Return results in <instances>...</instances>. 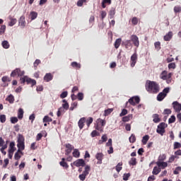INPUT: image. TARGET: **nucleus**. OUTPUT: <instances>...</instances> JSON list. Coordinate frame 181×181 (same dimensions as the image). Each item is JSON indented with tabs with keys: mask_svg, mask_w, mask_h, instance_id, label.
Returning <instances> with one entry per match:
<instances>
[{
	"mask_svg": "<svg viewBox=\"0 0 181 181\" xmlns=\"http://www.w3.org/2000/svg\"><path fill=\"white\" fill-rule=\"evenodd\" d=\"M112 111H114V109L112 108H109L105 110V115H110V114H111V112H112Z\"/></svg>",
	"mask_w": 181,
	"mask_h": 181,
	"instance_id": "55",
	"label": "nucleus"
},
{
	"mask_svg": "<svg viewBox=\"0 0 181 181\" xmlns=\"http://www.w3.org/2000/svg\"><path fill=\"white\" fill-rule=\"evenodd\" d=\"M136 163H138V162L136 161V158H132L131 160L129 161V164L131 166H135V165H136Z\"/></svg>",
	"mask_w": 181,
	"mask_h": 181,
	"instance_id": "31",
	"label": "nucleus"
},
{
	"mask_svg": "<svg viewBox=\"0 0 181 181\" xmlns=\"http://www.w3.org/2000/svg\"><path fill=\"white\" fill-rule=\"evenodd\" d=\"M11 151V153H13L15 152V142L12 141L10 143V150Z\"/></svg>",
	"mask_w": 181,
	"mask_h": 181,
	"instance_id": "44",
	"label": "nucleus"
},
{
	"mask_svg": "<svg viewBox=\"0 0 181 181\" xmlns=\"http://www.w3.org/2000/svg\"><path fill=\"white\" fill-rule=\"evenodd\" d=\"M136 62H138V54L136 52H134L130 58V66L131 67H135V65L136 64Z\"/></svg>",
	"mask_w": 181,
	"mask_h": 181,
	"instance_id": "10",
	"label": "nucleus"
},
{
	"mask_svg": "<svg viewBox=\"0 0 181 181\" xmlns=\"http://www.w3.org/2000/svg\"><path fill=\"white\" fill-rule=\"evenodd\" d=\"M170 92V88H165L163 91L158 93L157 95V101H163V100H165V97L168 95V94H169Z\"/></svg>",
	"mask_w": 181,
	"mask_h": 181,
	"instance_id": "6",
	"label": "nucleus"
},
{
	"mask_svg": "<svg viewBox=\"0 0 181 181\" xmlns=\"http://www.w3.org/2000/svg\"><path fill=\"white\" fill-rule=\"evenodd\" d=\"M140 102L141 98H139V96H133L130 98L126 103V107L129 108V104H130V105H133V107H135V105H136V104H139Z\"/></svg>",
	"mask_w": 181,
	"mask_h": 181,
	"instance_id": "5",
	"label": "nucleus"
},
{
	"mask_svg": "<svg viewBox=\"0 0 181 181\" xmlns=\"http://www.w3.org/2000/svg\"><path fill=\"white\" fill-rule=\"evenodd\" d=\"M92 138H95V136H98L100 135V133L97 132V130H93L90 134Z\"/></svg>",
	"mask_w": 181,
	"mask_h": 181,
	"instance_id": "54",
	"label": "nucleus"
},
{
	"mask_svg": "<svg viewBox=\"0 0 181 181\" xmlns=\"http://www.w3.org/2000/svg\"><path fill=\"white\" fill-rule=\"evenodd\" d=\"M174 12H175V13H179L180 12H181L180 6H175L174 7Z\"/></svg>",
	"mask_w": 181,
	"mask_h": 181,
	"instance_id": "50",
	"label": "nucleus"
},
{
	"mask_svg": "<svg viewBox=\"0 0 181 181\" xmlns=\"http://www.w3.org/2000/svg\"><path fill=\"white\" fill-rule=\"evenodd\" d=\"M72 155L74 158H80V151H78V149L75 148L74 149Z\"/></svg>",
	"mask_w": 181,
	"mask_h": 181,
	"instance_id": "28",
	"label": "nucleus"
},
{
	"mask_svg": "<svg viewBox=\"0 0 181 181\" xmlns=\"http://www.w3.org/2000/svg\"><path fill=\"white\" fill-rule=\"evenodd\" d=\"M173 107L175 111V112H180L181 111V104L177 101H175L173 103Z\"/></svg>",
	"mask_w": 181,
	"mask_h": 181,
	"instance_id": "13",
	"label": "nucleus"
},
{
	"mask_svg": "<svg viewBox=\"0 0 181 181\" xmlns=\"http://www.w3.org/2000/svg\"><path fill=\"white\" fill-rule=\"evenodd\" d=\"M52 80H53V74L51 73H47L44 76V81L49 83V81H52Z\"/></svg>",
	"mask_w": 181,
	"mask_h": 181,
	"instance_id": "18",
	"label": "nucleus"
},
{
	"mask_svg": "<svg viewBox=\"0 0 181 181\" xmlns=\"http://www.w3.org/2000/svg\"><path fill=\"white\" fill-rule=\"evenodd\" d=\"M1 46L4 49H9L11 45H9V42L8 40H4L1 42Z\"/></svg>",
	"mask_w": 181,
	"mask_h": 181,
	"instance_id": "26",
	"label": "nucleus"
},
{
	"mask_svg": "<svg viewBox=\"0 0 181 181\" xmlns=\"http://www.w3.org/2000/svg\"><path fill=\"white\" fill-rule=\"evenodd\" d=\"M172 76H173L172 72L168 74V71H163L160 74V78L165 81L167 84H170L172 83Z\"/></svg>",
	"mask_w": 181,
	"mask_h": 181,
	"instance_id": "4",
	"label": "nucleus"
},
{
	"mask_svg": "<svg viewBox=\"0 0 181 181\" xmlns=\"http://www.w3.org/2000/svg\"><path fill=\"white\" fill-rule=\"evenodd\" d=\"M31 21H35L37 18V13L36 11H31L30 13Z\"/></svg>",
	"mask_w": 181,
	"mask_h": 181,
	"instance_id": "29",
	"label": "nucleus"
},
{
	"mask_svg": "<svg viewBox=\"0 0 181 181\" xmlns=\"http://www.w3.org/2000/svg\"><path fill=\"white\" fill-rule=\"evenodd\" d=\"M19 25L22 29L26 26V21L25 20V16H21L18 20Z\"/></svg>",
	"mask_w": 181,
	"mask_h": 181,
	"instance_id": "16",
	"label": "nucleus"
},
{
	"mask_svg": "<svg viewBox=\"0 0 181 181\" xmlns=\"http://www.w3.org/2000/svg\"><path fill=\"white\" fill-rule=\"evenodd\" d=\"M129 141L130 144H135V142L136 141V137L135 136V134H132L129 139Z\"/></svg>",
	"mask_w": 181,
	"mask_h": 181,
	"instance_id": "35",
	"label": "nucleus"
},
{
	"mask_svg": "<svg viewBox=\"0 0 181 181\" xmlns=\"http://www.w3.org/2000/svg\"><path fill=\"white\" fill-rule=\"evenodd\" d=\"M168 69H176V64H175V62L170 63L168 64Z\"/></svg>",
	"mask_w": 181,
	"mask_h": 181,
	"instance_id": "60",
	"label": "nucleus"
},
{
	"mask_svg": "<svg viewBox=\"0 0 181 181\" xmlns=\"http://www.w3.org/2000/svg\"><path fill=\"white\" fill-rule=\"evenodd\" d=\"M26 80H28V76H23L20 78L21 84H25L26 83Z\"/></svg>",
	"mask_w": 181,
	"mask_h": 181,
	"instance_id": "57",
	"label": "nucleus"
},
{
	"mask_svg": "<svg viewBox=\"0 0 181 181\" xmlns=\"http://www.w3.org/2000/svg\"><path fill=\"white\" fill-rule=\"evenodd\" d=\"M180 148H181V144L177 141H175L174 143V149H180Z\"/></svg>",
	"mask_w": 181,
	"mask_h": 181,
	"instance_id": "51",
	"label": "nucleus"
},
{
	"mask_svg": "<svg viewBox=\"0 0 181 181\" xmlns=\"http://www.w3.org/2000/svg\"><path fill=\"white\" fill-rule=\"evenodd\" d=\"M67 95H68L67 91H64L61 93L60 97H61V98H66V97H67Z\"/></svg>",
	"mask_w": 181,
	"mask_h": 181,
	"instance_id": "64",
	"label": "nucleus"
},
{
	"mask_svg": "<svg viewBox=\"0 0 181 181\" xmlns=\"http://www.w3.org/2000/svg\"><path fill=\"white\" fill-rule=\"evenodd\" d=\"M175 159H179V157L177 156H171L168 159V163H172L173 162H175Z\"/></svg>",
	"mask_w": 181,
	"mask_h": 181,
	"instance_id": "38",
	"label": "nucleus"
},
{
	"mask_svg": "<svg viewBox=\"0 0 181 181\" xmlns=\"http://www.w3.org/2000/svg\"><path fill=\"white\" fill-rule=\"evenodd\" d=\"M166 160V154H161L158 157V162H163V160Z\"/></svg>",
	"mask_w": 181,
	"mask_h": 181,
	"instance_id": "45",
	"label": "nucleus"
},
{
	"mask_svg": "<svg viewBox=\"0 0 181 181\" xmlns=\"http://www.w3.org/2000/svg\"><path fill=\"white\" fill-rule=\"evenodd\" d=\"M65 148H66V151H65V154L67 155H70V153H71V151H73V149H74V146H73L71 144H66L65 145Z\"/></svg>",
	"mask_w": 181,
	"mask_h": 181,
	"instance_id": "17",
	"label": "nucleus"
},
{
	"mask_svg": "<svg viewBox=\"0 0 181 181\" xmlns=\"http://www.w3.org/2000/svg\"><path fill=\"white\" fill-rule=\"evenodd\" d=\"M18 117H11V124H16V122H18Z\"/></svg>",
	"mask_w": 181,
	"mask_h": 181,
	"instance_id": "58",
	"label": "nucleus"
},
{
	"mask_svg": "<svg viewBox=\"0 0 181 181\" xmlns=\"http://www.w3.org/2000/svg\"><path fill=\"white\" fill-rule=\"evenodd\" d=\"M173 37V32L169 31L165 35H164L163 40H165V42H170Z\"/></svg>",
	"mask_w": 181,
	"mask_h": 181,
	"instance_id": "15",
	"label": "nucleus"
},
{
	"mask_svg": "<svg viewBox=\"0 0 181 181\" xmlns=\"http://www.w3.org/2000/svg\"><path fill=\"white\" fill-rule=\"evenodd\" d=\"M130 40L132 42L134 46L139 47V38L136 35H132L130 37Z\"/></svg>",
	"mask_w": 181,
	"mask_h": 181,
	"instance_id": "11",
	"label": "nucleus"
},
{
	"mask_svg": "<svg viewBox=\"0 0 181 181\" xmlns=\"http://www.w3.org/2000/svg\"><path fill=\"white\" fill-rule=\"evenodd\" d=\"M109 15L110 16V19H112V18H114V15H115V8H111L109 11Z\"/></svg>",
	"mask_w": 181,
	"mask_h": 181,
	"instance_id": "40",
	"label": "nucleus"
},
{
	"mask_svg": "<svg viewBox=\"0 0 181 181\" xmlns=\"http://www.w3.org/2000/svg\"><path fill=\"white\" fill-rule=\"evenodd\" d=\"M121 42H122V40L121 38H118L115 42V49H118L119 46H121Z\"/></svg>",
	"mask_w": 181,
	"mask_h": 181,
	"instance_id": "30",
	"label": "nucleus"
},
{
	"mask_svg": "<svg viewBox=\"0 0 181 181\" xmlns=\"http://www.w3.org/2000/svg\"><path fill=\"white\" fill-rule=\"evenodd\" d=\"M131 176V174L130 173H126V174H124L123 175V180H128V179H129V177Z\"/></svg>",
	"mask_w": 181,
	"mask_h": 181,
	"instance_id": "62",
	"label": "nucleus"
},
{
	"mask_svg": "<svg viewBox=\"0 0 181 181\" xmlns=\"http://www.w3.org/2000/svg\"><path fill=\"white\" fill-rule=\"evenodd\" d=\"M160 168H158V167H154L152 171L153 175H159V173H160Z\"/></svg>",
	"mask_w": 181,
	"mask_h": 181,
	"instance_id": "34",
	"label": "nucleus"
},
{
	"mask_svg": "<svg viewBox=\"0 0 181 181\" xmlns=\"http://www.w3.org/2000/svg\"><path fill=\"white\" fill-rule=\"evenodd\" d=\"M71 66H72L74 67V69H81V65L76 62H71Z\"/></svg>",
	"mask_w": 181,
	"mask_h": 181,
	"instance_id": "36",
	"label": "nucleus"
},
{
	"mask_svg": "<svg viewBox=\"0 0 181 181\" xmlns=\"http://www.w3.org/2000/svg\"><path fill=\"white\" fill-rule=\"evenodd\" d=\"M18 152L22 153V151H25V137L22 134H18L17 139Z\"/></svg>",
	"mask_w": 181,
	"mask_h": 181,
	"instance_id": "3",
	"label": "nucleus"
},
{
	"mask_svg": "<svg viewBox=\"0 0 181 181\" xmlns=\"http://www.w3.org/2000/svg\"><path fill=\"white\" fill-rule=\"evenodd\" d=\"M77 102H74V103L71 104V106L70 107L69 110L70 111H74V108L77 107Z\"/></svg>",
	"mask_w": 181,
	"mask_h": 181,
	"instance_id": "61",
	"label": "nucleus"
},
{
	"mask_svg": "<svg viewBox=\"0 0 181 181\" xmlns=\"http://www.w3.org/2000/svg\"><path fill=\"white\" fill-rule=\"evenodd\" d=\"M52 121H53V119L49 116H45L43 118V122H52Z\"/></svg>",
	"mask_w": 181,
	"mask_h": 181,
	"instance_id": "42",
	"label": "nucleus"
},
{
	"mask_svg": "<svg viewBox=\"0 0 181 181\" xmlns=\"http://www.w3.org/2000/svg\"><path fill=\"white\" fill-rule=\"evenodd\" d=\"M132 25H138V18L136 17H134L132 20Z\"/></svg>",
	"mask_w": 181,
	"mask_h": 181,
	"instance_id": "63",
	"label": "nucleus"
},
{
	"mask_svg": "<svg viewBox=\"0 0 181 181\" xmlns=\"http://www.w3.org/2000/svg\"><path fill=\"white\" fill-rule=\"evenodd\" d=\"M76 97L79 101H83L84 99V94H83V93H78Z\"/></svg>",
	"mask_w": 181,
	"mask_h": 181,
	"instance_id": "47",
	"label": "nucleus"
},
{
	"mask_svg": "<svg viewBox=\"0 0 181 181\" xmlns=\"http://www.w3.org/2000/svg\"><path fill=\"white\" fill-rule=\"evenodd\" d=\"M6 122V116L5 115H0V122L4 124Z\"/></svg>",
	"mask_w": 181,
	"mask_h": 181,
	"instance_id": "49",
	"label": "nucleus"
},
{
	"mask_svg": "<svg viewBox=\"0 0 181 181\" xmlns=\"http://www.w3.org/2000/svg\"><path fill=\"white\" fill-rule=\"evenodd\" d=\"M64 160H66V158H62V161L59 163V165L62 166V168H66V169H67V168H69V165Z\"/></svg>",
	"mask_w": 181,
	"mask_h": 181,
	"instance_id": "27",
	"label": "nucleus"
},
{
	"mask_svg": "<svg viewBox=\"0 0 181 181\" xmlns=\"http://www.w3.org/2000/svg\"><path fill=\"white\" fill-rule=\"evenodd\" d=\"M93 117H88V118L86 120V124H87L88 128H89L90 125H91V124H93Z\"/></svg>",
	"mask_w": 181,
	"mask_h": 181,
	"instance_id": "39",
	"label": "nucleus"
},
{
	"mask_svg": "<svg viewBox=\"0 0 181 181\" xmlns=\"http://www.w3.org/2000/svg\"><path fill=\"white\" fill-rule=\"evenodd\" d=\"M18 119H22L23 118V109L20 108L18 112Z\"/></svg>",
	"mask_w": 181,
	"mask_h": 181,
	"instance_id": "33",
	"label": "nucleus"
},
{
	"mask_svg": "<svg viewBox=\"0 0 181 181\" xmlns=\"http://www.w3.org/2000/svg\"><path fill=\"white\" fill-rule=\"evenodd\" d=\"M105 124H107V122L105 119H103L101 118H98L96 119L94 128L96 129V131H99L100 132H104V127H105Z\"/></svg>",
	"mask_w": 181,
	"mask_h": 181,
	"instance_id": "2",
	"label": "nucleus"
},
{
	"mask_svg": "<svg viewBox=\"0 0 181 181\" xmlns=\"http://www.w3.org/2000/svg\"><path fill=\"white\" fill-rule=\"evenodd\" d=\"M157 166H158V168H161V169H165V168H168V163L158 161Z\"/></svg>",
	"mask_w": 181,
	"mask_h": 181,
	"instance_id": "21",
	"label": "nucleus"
},
{
	"mask_svg": "<svg viewBox=\"0 0 181 181\" xmlns=\"http://www.w3.org/2000/svg\"><path fill=\"white\" fill-rule=\"evenodd\" d=\"M74 165L76 166V168H80V166H86V161H84L83 159H78L74 162Z\"/></svg>",
	"mask_w": 181,
	"mask_h": 181,
	"instance_id": "14",
	"label": "nucleus"
},
{
	"mask_svg": "<svg viewBox=\"0 0 181 181\" xmlns=\"http://www.w3.org/2000/svg\"><path fill=\"white\" fill-rule=\"evenodd\" d=\"M8 19L10 21L8 23V26H13L14 25H16V22H18L16 18H13L12 16H9Z\"/></svg>",
	"mask_w": 181,
	"mask_h": 181,
	"instance_id": "20",
	"label": "nucleus"
},
{
	"mask_svg": "<svg viewBox=\"0 0 181 181\" xmlns=\"http://www.w3.org/2000/svg\"><path fill=\"white\" fill-rule=\"evenodd\" d=\"M6 30V25H2L0 28V35H4Z\"/></svg>",
	"mask_w": 181,
	"mask_h": 181,
	"instance_id": "43",
	"label": "nucleus"
},
{
	"mask_svg": "<svg viewBox=\"0 0 181 181\" xmlns=\"http://www.w3.org/2000/svg\"><path fill=\"white\" fill-rule=\"evenodd\" d=\"M176 121V117L175 115H172L170 118L168 119V124H173V122H175Z\"/></svg>",
	"mask_w": 181,
	"mask_h": 181,
	"instance_id": "48",
	"label": "nucleus"
},
{
	"mask_svg": "<svg viewBox=\"0 0 181 181\" xmlns=\"http://www.w3.org/2000/svg\"><path fill=\"white\" fill-rule=\"evenodd\" d=\"M26 83L27 84H31L32 87H33V86H36V80L32 79L28 76H27Z\"/></svg>",
	"mask_w": 181,
	"mask_h": 181,
	"instance_id": "22",
	"label": "nucleus"
},
{
	"mask_svg": "<svg viewBox=\"0 0 181 181\" xmlns=\"http://www.w3.org/2000/svg\"><path fill=\"white\" fill-rule=\"evenodd\" d=\"M90 170H91V167H90V165H86L85 170L83 172L82 174L79 175L80 180L85 181L86 177L88 176V173H90Z\"/></svg>",
	"mask_w": 181,
	"mask_h": 181,
	"instance_id": "8",
	"label": "nucleus"
},
{
	"mask_svg": "<svg viewBox=\"0 0 181 181\" xmlns=\"http://www.w3.org/2000/svg\"><path fill=\"white\" fill-rule=\"evenodd\" d=\"M131 42V40H127L123 42L126 49H129V47H132V43Z\"/></svg>",
	"mask_w": 181,
	"mask_h": 181,
	"instance_id": "23",
	"label": "nucleus"
},
{
	"mask_svg": "<svg viewBox=\"0 0 181 181\" xmlns=\"http://www.w3.org/2000/svg\"><path fill=\"white\" fill-rule=\"evenodd\" d=\"M6 101H8L10 104H13V101H15V98H13V95H9L6 98Z\"/></svg>",
	"mask_w": 181,
	"mask_h": 181,
	"instance_id": "37",
	"label": "nucleus"
},
{
	"mask_svg": "<svg viewBox=\"0 0 181 181\" xmlns=\"http://www.w3.org/2000/svg\"><path fill=\"white\" fill-rule=\"evenodd\" d=\"M132 114H129L127 116L122 117L123 122H128L129 121H131L132 119Z\"/></svg>",
	"mask_w": 181,
	"mask_h": 181,
	"instance_id": "24",
	"label": "nucleus"
},
{
	"mask_svg": "<svg viewBox=\"0 0 181 181\" xmlns=\"http://www.w3.org/2000/svg\"><path fill=\"white\" fill-rule=\"evenodd\" d=\"M116 170L117 172L119 173L121 172V170H122V163H119L117 165H116Z\"/></svg>",
	"mask_w": 181,
	"mask_h": 181,
	"instance_id": "41",
	"label": "nucleus"
},
{
	"mask_svg": "<svg viewBox=\"0 0 181 181\" xmlns=\"http://www.w3.org/2000/svg\"><path fill=\"white\" fill-rule=\"evenodd\" d=\"M146 90L150 94H158L160 88L159 84L156 83L155 81H148L146 83Z\"/></svg>",
	"mask_w": 181,
	"mask_h": 181,
	"instance_id": "1",
	"label": "nucleus"
},
{
	"mask_svg": "<svg viewBox=\"0 0 181 181\" xmlns=\"http://www.w3.org/2000/svg\"><path fill=\"white\" fill-rule=\"evenodd\" d=\"M168 127V124H166L165 122H161L158 125L156 132L157 134H159V135H161V136H163V134H165V128Z\"/></svg>",
	"mask_w": 181,
	"mask_h": 181,
	"instance_id": "7",
	"label": "nucleus"
},
{
	"mask_svg": "<svg viewBox=\"0 0 181 181\" xmlns=\"http://www.w3.org/2000/svg\"><path fill=\"white\" fill-rule=\"evenodd\" d=\"M181 171V167L178 166L175 168V170L173 171L174 175H179V173Z\"/></svg>",
	"mask_w": 181,
	"mask_h": 181,
	"instance_id": "56",
	"label": "nucleus"
},
{
	"mask_svg": "<svg viewBox=\"0 0 181 181\" xmlns=\"http://www.w3.org/2000/svg\"><path fill=\"white\" fill-rule=\"evenodd\" d=\"M148 141H149V135L144 136L141 140L143 145H146V144L148 143Z\"/></svg>",
	"mask_w": 181,
	"mask_h": 181,
	"instance_id": "32",
	"label": "nucleus"
},
{
	"mask_svg": "<svg viewBox=\"0 0 181 181\" xmlns=\"http://www.w3.org/2000/svg\"><path fill=\"white\" fill-rule=\"evenodd\" d=\"M87 2V0H79L77 1V6H83V4Z\"/></svg>",
	"mask_w": 181,
	"mask_h": 181,
	"instance_id": "59",
	"label": "nucleus"
},
{
	"mask_svg": "<svg viewBox=\"0 0 181 181\" xmlns=\"http://www.w3.org/2000/svg\"><path fill=\"white\" fill-rule=\"evenodd\" d=\"M24 74V71H21V69L17 68L11 72V77H15L16 76H18V77H22V76H23Z\"/></svg>",
	"mask_w": 181,
	"mask_h": 181,
	"instance_id": "9",
	"label": "nucleus"
},
{
	"mask_svg": "<svg viewBox=\"0 0 181 181\" xmlns=\"http://www.w3.org/2000/svg\"><path fill=\"white\" fill-rule=\"evenodd\" d=\"M154 46H155V49H156V50H160V42H156L154 43Z\"/></svg>",
	"mask_w": 181,
	"mask_h": 181,
	"instance_id": "52",
	"label": "nucleus"
},
{
	"mask_svg": "<svg viewBox=\"0 0 181 181\" xmlns=\"http://www.w3.org/2000/svg\"><path fill=\"white\" fill-rule=\"evenodd\" d=\"M85 123H86V117H81L78 122V125L80 129H83V128H84Z\"/></svg>",
	"mask_w": 181,
	"mask_h": 181,
	"instance_id": "19",
	"label": "nucleus"
},
{
	"mask_svg": "<svg viewBox=\"0 0 181 181\" xmlns=\"http://www.w3.org/2000/svg\"><path fill=\"white\" fill-rule=\"evenodd\" d=\"M128 114V110L127 109H122L121 113L119 114V117H124Z\"/></svg>",
	"mask_w": 181,
	"mask_h": 181,
	"instance_id": "53",
	"label": "nucleus"
},
{
	"mask_svg": "<svg viewBox=\"0 0 181 181\" xmlns=\"http://www.w3.org/2000/svg\"><path fill=\"white\" fill-rule=\"evenodd\" d=\"M153 121L155 122V124H158V122H160V118H159V115L154 114L153 115Z\"/></svg>",
	"mask_w": 181,
	"mask_h": 181,
	"instance_id": "25",
	"label": "nucleus"
},
{
	"mask_svg": "<svg viewBox=\"0 0 181 181\" xmlns=\"http://www.w3.org/2000/svg\"><path fill=\"white\" fill-rule=\"evenodd\" d=\"M95 159L98 160L97 164L101 165L103 163V159H104V154L103 153H97Z\"/></svg>",
	"mask_w": 181,
	"mask_h": 181,
	"instance_id": "12",
	"label": "nucleus"
},
{
	"mask_svg": "<svg viewBox=\"0 0 181 181\" xmlns=\"http://www.w3.org/2000/svg\"><path fill=\"white\" fill-rule=\"evenodd\" d=\"M41 62L40 59H36L35 62L33 63L34 69L36 70L37 69V66L40 64Z\"/></svg>",
	"mask_w": 181,
	"mask_h": 181,
	"instance_id": "46",
	"label": "nucleus"
}]
</instances>
